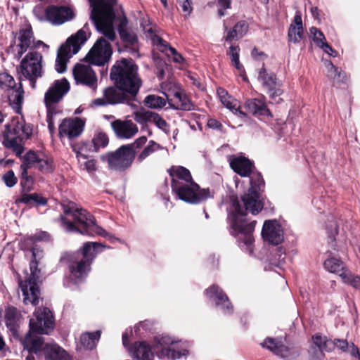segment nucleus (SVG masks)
I'll use <instances>...</instances> for the list:
<instances>
[{
    "instance_id": "dca6fc26",
    "label": "nucleus",
    "mask_w": 360,
    "mask_h": 360,
    "mask_svg": "<svg viewBox=\"0 0 360 360\" xmlns=\"http://www.w3.org/2000/svg\"><path fill=\"white\" fill-rule=\"evenodd\" d=\"M258 80L262 83L271 98H275L283 94L281 89V82L272 72L268 71L264 66L258 72Z\"/></svg>"
},
{
    "instance_id": "79ce46f5",
    "label": "nucleus",
    "mask_w": 360,
    "mask_h": 360,
    "mask_svg": "<svg viewBox=\"0 0 360 360\" xmlns=\"http://www.w3.org/2000/svg\"><path fill=\"white\" fill-rule=\"evenodd\" d=\"M24 347L30 353L36 354L41 349L44 351L43 339L41 337L32 336L30 333H28L25 338Z\"/></svg>"
},
{
    "instance_id": "49530a36",
    "label": "nucleus",
    "mask_w": 360,
    "mask_h": 360,
    "mask_svg": "<svg viewBox=\"0 0 360 360\" xmlns=\"http://www.w3.org/2000/svg\"><path fill=\"white\" fill-rule=\"evenodd\" d=\"M96 30L110 41H115L117 38V27L115 24H94Z\"/></svg>"
},
{
    "instance_id": "bb28decb",
    "label": "nucleus",
    "mask_w": 360,
    "mask_h": 360,
    "mask_svg": "<svg viewBox=\"0 0 360 360\" xmlns=\"http://www.w3.org/2000/svg\"><path fill=\"white\" fill-rule=\"evenodd\" d=\"M103 96L108 99L110 104L117 103L129 104L135 98L125 91L118 89L117 87H108L104 90Z\"/></svg>"
},
{
    "instance_id": "f3484780",
    "label": "nucleus",
    "mask_w": 360,
    "mask_h": 360,
    "mask_svg": "<svg viewBox=\"0 0 360 360\" xmlns=\"http://www.w3.org/2000/svg\"><path fill=\"white\" fill-rule=\"evenodd\" d=\"M68 268L70 278L75 283H79L87 276L91 270V264L75 255H71L69 257Z\"/></svg>"
},
{
    "instance_id": "ddd939ff",
    "label": "nucleus",
    "mask_w": 360,
    "mask_h": 360,
    "mask_svg": "<svg viewBox=\"0 0 360 360\" xmlns=\"http://www.w3.org/2000/svg\"><path fill=\"white\" fill-rule=\"evenodd\" d=\"M112 49L110 44L104 38H99L89 50L84 60L89 64L103 66L107 63L112 56Z\"/></svg>"
},
{
    "instance_id": "09e8293b",
    "label": "nucleus",
    "mask_w": 360,
    "mask_h": 360,
    "mask_svg": "<svg viewBox=\"0 0 360 360\" xmlns=\"http://www.w3.org/2000/svg\"><path fill=\"white\" fill-rule=\"evenodd\" d=\"M312 347H317L319 349L325 350L326 352L333 351V347H330L331 340H328L326 336L316 334L312 337Z\"/></svg>"
},
{
    "instance_id": "393cba45",
    "label": "nucleus",
    "mask_w": 360,
    "mask_h": 360,
    "mask_svg": "<svg viewBox=\"0 0 360 360\" xmlns=\"http://www.w3.org/2000/svg\"><path fill=\"white\" fill-rule=\"evenodd\" d=\"M171 177L172 188L193 181L190 171L182 166H172L167 170Z\"/></svg>"
},
{
    "instance_id": "2f4dec72",
    "label": "nucleus",
    "mask_w": 360,
    "mask_h": 360,
    "mask_svg": "<svg viewBox=\"0 0 360 360\" xmlns=\"http://www.w3.org/2000/svg\"><path fill=\"white\" fill-rule=\"evenodd\" d=\"M22 316L20 311L14 307H8L5 310L4 319L7 328L15 333L19 328Z\"/></svg>"
},
{
    "instance_id": "0eeeda50",
    "label": "nucleus",
    "mask_w": 360,
    "mask_h": 360,
    "mask_svg": "<svg viewBox=\"0 0 360 360\" xmlns=\"http://www.w3.org/2000/svg\"><path fill=\"white\" fill-rule=\"evenodd\" d=\"M70 90V83L65 78L58 79L51 85L44 95V103L47 109L48 127L51 131L54 126L50 117L56 113L55 105L60 102Z\"/></svg>"
},
{
    "instance_id": "aec40b11",
    "label": "nucleus",
    "mask_w": 360,
    "mask_h": 360,
    "mask_svg": "<svg viewBox=\"0 0 360 360\" xmlns=\"http://www.w3.org/2000/svg\"><path fill=\"white\" fill-rule=\"evenodd\" d=\"M23 161L30 167H34L43 173H51L54 169L53 160L42 153L30 150L26 153Z\"/></svg>"
},
{
    "instance_id": "20e7f679",
    "label": "nucleus",
    "mask_w": 360,
    "mask_h": 360,
    "mask_svg": "<svg viewBox=\"0 0 360 360\" xmlns=\"http://www.w3.org/2000/svg\"><path fill=\"white\" fill-rule=\"evenodd\" d=\"M92 22H128L122 7L115 8L117 0H88Z\"/></svg>"
},
{
    "instance_id": "f257e3e1",
    "label": "nucleus",
    "mask_w": 360,
    "mask_h": 360,
    "mask_svg": "<svg viewBox=\"0 0 360 360\" xmlns=\"http://www.w3.org/2000/svg\"><path fill=\"white\" fill-rule=\"evenodd\" d=\"M249 176L250 187L248 193L241 197L240 202L236 200L233 202L235 214L231 224V234L238 238L240 243L246 245L251 253V245L254 242L252 233L256 221L247 223L243 217L248 212L257 214L263 209L264 203L260 200V192L263 191L265 184L262 175L258 172H252Z\"/></svg>"
},
{
    "instance_id": "c85d7f7f",
    "label": "nucleus",
    "mask_w": 360,
    "mask_h": 360,
    "mask_svg": "<svg viewBox=\"0 0 360 360\" xmlns=\"http://www.w3.org/2000/svg\"><path fill=\"white\" fill-rule=\"evenodd\" d=\"M231 168L241 176H249L252 172L253 164L245 157H236L230 160Z\"/></svg>"
},
{
    "instance_id": "3c124183",
    "label": "nucleus",
    "mask_w": 360,
    "mask_h": 360,
    "mask_svg": "<svg viewBox=\"0 0 360 360\" xmlns=\"http://www.w3.org/2000/svg\"><path fill=\"white\" fill-rule=\"evenodd\" d=\"M160 148L161 146L160 144H158L154 141H150L148 145L143 149V150L138 155L137 160L140 162H142L152 153L158 150Z\"/></svg>"
},
{
    "instance_id": "7c9ffc66",
    "label": "nucleus",
    "mask_w": 360,
    "mask_h": 360,
    "mask_svg": "<svg viewBox=\"0 0 360 360\" xmlns=\"http://www.w3.org/2000/svg\"><path fill=\"white\" fill-rule=\"evenodd\" d=\"M262 345L263 347L269 349L275 354L281 356L283 358L288 357L292 354L290 349L284 345L281 341H278L276 339L267 338Z\"/></svg>"
},
{
    "instance_id": "4be33fe9",
    "label": "nucleus",
    "mask_w": 360,
    "mask_h": 360,
    "mask_svg": "<svg viewBox=\"0 0 360 360\" xmlns=\"http://www.w3.org/2000/svg\"><path fill=\"white\" fill-rule=\"evenodd\" d=\"M262 236L265 241L273 245H278L283 240V231L276 220L264 221Z\"/></svg>"
},
{
    "instance_id": "ea45409f",
    "label": "nucleus",
    "mask_w": 360,
    "mask_h": 360,
    "mask_svg": "<svg viewBox=\"0 0 360 360\" xmlns=\"http://www.w3.org/2000/svg\"><path fill=\"white\" fill-rule=\"evenodd\" d=\"M101 245L98 243L86 242L83 245L82 251L75 255L91 264L95 257V250Z\"/></svg>"
},
{
    "instance_id": "c03bdc74",
    "label": "nucleus",
    "mask_w": 360,
    "mask_h": 360,
    "mask_svg": "<svg viewBox=\"0 0 360 360\" xmlns=\"http://www.w3.org/2000/svg\"><path fill=\"white\" fill-rule=\"evenodd\" d=\"M289 41L298 43L305 37V31L303 24H290L288 33Z\"/></svg>"
},
{
    "instance_id": "a19ab883",
    "label": "nucleus",
    "mask_w": 360,
    "mask_h": 360,
    "mask_svg": "<svg viewBox=\"0 0 360 360\" xmlns=\"http://www.w3.org/2000/svg\"><path fill=\"white\" fill-rule=\"evenodd\" d=\"M172 101L174 102L172 106L174 109L181 110H191L193 109V105L189 98L181 92H176Z\"/></svg>"
},
{
    "instance_id": "de8ad7c7",
    "label": "nucleus",
    "mask_w": 360,
    "mask_h": 360,
    "mask_svg": "<svg viewBox=\"0 0 360 360\" xmlns=\"http://www.w3.org/2000/svg\"><path fill=\"white\" fill-rule=\"evenodd\" d=\"M94 146V151H98L100 148H105L109 143V139L107 134L104 132H96L91 141Z\"/></svg>"
},
{
    "instance_id": "7ed1b4c3",
    "label": "nucleus",
    "mask_w": 360,
    "mask_h": 360,
    "mask_svg": "<svg viewBox=\"0 0 360 360\" xmlns=\"http://www.w3.org/2000/svg\"><path fill=\"white\" fill-rule=\"evenodd\" d=\"M32 134V128L25 123L22 117H14L6 125L3 144L20 157L24 150L22 141L29 139Z\"/></svg>"
},
{
    "instance_id": "6e6552de",
    "label": "nucleus",
    "mask_w": 360,
    "mask_h": 360,
    "mask_svg": "<svg viewBox=\"0 0 360 360\" xmlns=\"http://www.w3.org/2000/svg\"><path fill=\"white\" fill-rule=\"evenodd\" d=\"M19 73L28 79L32 89L43 75L42 56L37 51L29 52L21 60Z\"/></svg>"
},
{
    "instance_id": "4d7b16f0",
    "label": "nucleus",
    "mask_w": 360,
    "mask_h": 360,
    "mask_svg": "<svg viewBox=\"0 0 360 360\" xmlns=\"http://www.w3.org/2000/svg\"><path fill=\"white\" fill-rule=\"evenodd\" d=\"M310 34L314 43L319 47L326 42L323 34L314 27L310 28Z\"/></svg>"
},
{
    "instance_id": "5fc2aeb1",
    "label": "nucleus",
    "mask_w": 360,
    "mask_h": 360,
    "mask_svg": "<svg viewBox=\"0 0 360 360\" xmlns=\"http://www.w3.org/2000/svg\"><path fill=\"white\" fill-rule=\"evenodd\" d=\"M340 276L345 283L355 288L360 289V276L347 271L342 272Z\"/></svg>"
},
{
    "instance_id": "13d9d810",
    "label": "nucleus",
    "mask_w": 360,
    "mask_h": 360,
    "mask_svg": "<svg viewBox=\"0 0 360 360\" xmlns=\"http://www.w3.org/2000/svg\"><path fill=\"white\" fill-rule=\"evenodd\" d=\"M150 122H153L159 129L164 131H169V126L166 121L156 112H153Z\"/></svg>"
},
{
    "instance_id": "e433bc0d",
    "label": "nucleus",
    "mask_w": 360,
    "mask_h": 360,
    "mask_svg": "<svg viewBox=\"0 0 360 360\" xmlns=\"http://www.w3.org/2000/svg\"><path fill=\"white\" fill-rule=\"evenodd\" d=\"M132 352L134 358L141 360H153L154 356L150 346L146 342H136Z\"/></svg>"
},
{
    "instance_id": "a18cd8bd",
    "label": "nucleus",
    "mask_w": 360,
    "mask_h": 360,
    "mask_svg": "<svg viewBox=\"0 0 360 360\" xmlns=\"http://www.w3.org/2000/svg\"><path fill=\"white\" fill-rule=\"evenodd\" d=\"M101 337L100 330L94 333H85L81 335V344L87 349H92L95 347L96 342Z\"/></svg>"
},
{
    "instance_id": "864d4df0",
    "label": "nucleus",
    "mask_w": 360,
    "mask_h": 360,
    "mask_svg": "<svg viewBox=\"0 0 360 360\" xmlns=\"http://www.w3.org/2000/svg\"><path fill=\"white\" fill-rule=\"evenodd\" d=\"M239 52L240 47L238 46H231L229 50L227 51V55L231 58V61L235 68L240 72H244L243 66L239 61Z\"/></svg>"
},
{
    "instance_id": "69168bd1",
    "label": "nucleus",
    "mask_w": 360,
    "mask_h": 360,
    "mask_svg": "<svg viewBox=\"0 0 360 360\" xmlns=\"http://www.w3.org/2000/svg\"><path fill=\"white\" fill-rule=\"evenodd\" d=\"M147 142V137L145 136H141L136 139L134 143L131 144L124 145L125 146H129L132 151H135V149L141 148Z\"/></svg>"
},
{
    "instance_id": "603ef678",
    "label": "nucleus",
    "mask_w": 360,
    "mask_h": 360,
    "mask_svg": "<svg viewBox=\"0 0 360 360\" xmlns=\"http://www.w3.org/2000/svg\"><path fill=\"white\" fill-rule=\"evenodd\" d=\"M324 266L326 269L331 273H342L345 271L342 262L336 258H330L326 260L324 262Z\"/></svg>"
},
{
    "instance_id": "bf43d9fd",
    "label": "nucleus",
    "mask_w": 360,
    "mask_h": 360,
    "mask_svg": "<svg viewBox=\"0 0 360 360\" xmlns=\"http://www.w3.org/2000/svg\"><path fill=\"white\" fill-rule=\"evenodd\" d=\"M2 180L6 186L9 188L13 187L18 182V178L15 176L13 170L6 172L2 176Z\"/></svg>"
},
{
    "instance_id": "c9c22d12",
    "label": "nucleus",
    "mask_w": 360,
    "mask_h": 360,
    "mask_svg": "<svg viewBox=\"0 0 360 360\" xmlns=\"http://www.w3.org/2000/svg\"><path fill=\"white\" fill-rule=\"evenodd\" d=\"M23 203L30 207L46 205L47 204V199L41 195L33 193H21L20 198L16 199L15 203Z\"/></svg>"
},
{
    "instance_id": "6ab92c4d",
    "label": "nucleus",
    "mask_w": 360,
    "mask_h": 360,
    "mask_svg": "<svg viewBox=\"0 0 360 360\" xmlns=\"http://www.w3.org/2000/svg\"><path fill=\"white\" fill-rule=\"evenodd\" d=\"M84 124L79 117L65 118L59 125L58 135L60 138L67 137L68 139L77 138L82 133Z\"/></svg>"
},
{
    "instance_id": "4468645a",
    "label": "nucleus",
    "mask_w": 360,
    "mask_h": 360,
    "mask_svg": "<svg viewBox=\"0 0 360 360\" xmlns=\"http://www.w3.org/2000/svg\"><path fill=\"white\" fill-rule=\"evenodd\" d=\"M35 318L30 321V328L39 334H48L53 328V319L51 311L46 307L39 308L34 312Z\"/></svg>"
},
{
    "instance_id": "412c9836",
    "label": "nucleus",
    "mask_w": 360,
    "mask_h": 360,
    "mask_svg": "<svg viewBox=\"0 0 360 360\" xmlns=\"http://www.w3.org/2000/svg\"><path fill=\"white\" fill-rule=\"evenodd\" d=\"M73 76L77 83H80L95 90L97 87V77L89 65L77 64L73 69Z\"/></svg>"
},
{
    "instance_id": "338daca9",
    "label": "nucleus",
    "mask_w": 360,
    "mask_h": 360,
    "mask_svg": "<svg viewBox=\"0 0 360 360\" xmlns=\"http://www.w3.org/2000/svg\"><path fill=\"white\" fill-rule=\"evenodd\" d=\"M90 235H92L93 233H96L97 235L101 236L106 238H110L111 235L108 233L105 229H103L102 227L96 225H92L91 229H90Z\"/></svg>"
},
{
    "instance_id": "6e6d98bb",
    "label": "nucleus",
    "mask_w": 360,
    "mask_h": 360,
    "mask_svg": "<svg viewBox=\"0 0 360 360\" xmlns=\"http://www.w3.org/2000/svg\"><path fill=\"white\" fill-rule=\"evenodd\" d=\"M153 112L148 110H141L134 112V120L139 124H144L150 122Z\"/></svg>"
},
{
    "instance_id": "9d476101",
    "label": "nucleus",
    "mask_w": 360,
    "mask_h": 360,
    "mask_svg": "<svg viewBox=\"0 0 360 360\" xmlns=\"http://www.w3.org/2000/svg\"><path fill=\"white\" fill-rule=\"evenodd\" d=\"M73 219L83 226L82 229L77 228L72 221L68 220L63 215H60L58 221L67 232L79 233L82 235L91 234L90 229L92 225H95V218L89 212L82 208H77L73 213Z\"/></svg>"
},
{
    "instance_id": "a878e982",
    "label": "nucleus",
    "mask_w": 360,
    "mask_h": 360,
    "mask_svg": "<svg viewBox=\"0 0 360 360\" xmlns=\"http://www.w3.org/2000/svg\"><path fill=\"white\" fill-rule=\"evenodd\" d=\"M33 39L34 36L30 25L26 26L25 28L20 30L18 37V44L14 49L15 58H20L27 51Z\"/></svg>"
},
{
    "instance_id": "2eb2a0df",
    "label": "nucleus",
    "mask_w": 360,
    "mask_h": 360,
    "mask_svg": "<svg viewBox=\"0 0 360 360\" xmlns=\"http://www.w3.org/2000/svg\"><path fill=\"white\" fill-rule=\"evenodd\" d=\"M155 341L162 348L158 354L160 358L175 360L188 354V351L186 348L176 346V342L172 340L169 336L156 337Z\"/></svg>"
},
{
    "instance_id": "58836bf2",
    "label": "nucleus",
    "mask_w": 360,
    "mask_h": 360,
    "mask_svg": "<svg viewBox=\"0 0 360 360\" xmlns=\"http://www.w3.org/2000/svg\"><path fill=\"white\" fill-rule=\"evenodd\" d=\"M117 31L123 42L133 46L137 44V34L134 30L127 27V24H118Z\"/></svg>"
},
{
    "instance_id": "39448f33",
    "label": "nucleus",
    "mask_w": 360,
    "mask_h": 360,
    "mask_svg": "<svg viewBox=\"0 0 360 360\" xmlns=\"http://www.w3.org/2000/svg\"><path fill=\"white\" fill-rule=\"evenodd\" d=\"M32 252L33 259L30 264V275L25 281H20L19 285L24 297L25 304L30 303L32 305H37L40 297L39 283L42 282L43 274L41 270L38 268L37 261V255L39 251L33 248Z\"/></svg>"
},
{
    "instance_id": "774afa93",
    "label": "nucleus",
    "mask_w": 360,
    "mask_h": 360,
    "mask_svg": "<svg viewBox=\"0 0 360 360\" xmlns=\"http://www.w3.org/2000/svg\"><path fill=\"white\" fill-rule=\"evenodd\" d=\"M311 13L314 20L321 22L322 20H324V18H323V12L321 10H319L317 7H311Z\"/></svg>"
},
{
    "instance_id": "8fccbe9b",
    "label": "nucleus",
    "mask_w": 360,
    "mask_h": 360,
    "mask_svg": "<svg viewBox=\"0 0 360 360\" xmlns=\"http://www.w3.org/2000/svg\"><path fill=\"white\" fill-rule=\"evenodd\" d=\"M145 105L150 108H162L166 105V101L157 95H148L145 98Z\"/></svg>"
},
{
    "instance_id": "473e14b6",
    "label": "nucleus",
    "mask_w": 360,
    "mask_h": 360,
    "mask_svg": "<svg viewBox=\"0 0 360 360\" xmlns=\"http://www.w3.org/2000/svg\"><path fill=\"white\" fill-rule=\"evenodd\" d=\"M248 24H233L224 26V39L226 41L238 40L248 32Z\"/></svg>"
},
{
    "instance_id": "f03ea898",
    "label": "nucleus",
    "mask_w": 360,
    "mask_h": 360,
    "mask_svg": "<svg viewBox=\"0 0 360 360\" xmlns=\"http://www.w3.org/2000/svg\"><path fill=\"white\" fill-rule=\"evenodd\" d=\"M110 79L115 86L135 97L142 85L138 75V67L131 59L122 58L112 67Z\"/></svg>"
},
{
    "instance_id": "f8f14e48",
    "label": "nucleus",
    "mask_w": 360,
    "mask_h": 360,
    "mask_svg": "<svg viewBox=\"0 0 360 360\" xmlns=\"http://www.w3.org/2000/svg\"><path fill=\"white\" fill-rule=\"evenodd\" d=\"M129 148L122 145L115 151L102 156L101 160L108 162L110 169L124 171L131 165L136 156L135 151H132Z\"/></svg>"
},
{
    "instance_id": "9b49d317",
    "label": "nucleus",
    "mask_w": 360,
    "mask_h": 360,
    "mask_svg": "<svg viewBox=\"0 0 360 360\" xmlns=\"http://www.w3.org/2000/svg\"><path fill=\"white\" fill-rule=\"evenodd\" d=\"M181 200L191 204H198L213 197L209 188H200L193 181L172 188Z\"/></svg>"
},
{
    "instance_id": "4c0bfd02",
    "label": "nucleus",
    "mask_w": 360,
    "mask_h": 360,
    "mask_svg": "<svg viewBox=\"0 0 360 360\" xmlns=\"http://www.w3.org/2000/svg\"><path fill=\"white\" fill-rule=\"evenodd\" d=\"M245 108L253 115H271L265 103L259 99H249L245 103Z\"/></svg>"
},
{
    "instance_id": "423d86ee",
    "label": "nucleus",
    "mask_w": 360,
    "mask_h": 360,
    "mask_svg": "<svg viewBox=\"0 0 360 360\" xmlns=\"http://www.w3.org/2000/svg\"><path fill=\"white\" fill-rule=\"evenodd\" d=\"M90 36V32L84 26L77 32L75 34L70 37L58 50L56 59L55 68L59 73H63L67 69V63L72 55L76 54L84 44Z\"/></svg>"
},
{
    "instance_id": "5701e85b",
    "label": "nucleus",
    "mask_w": 360,
    "mask_h": 360,
    "mask_svg": "<svg viewBox=\"0 0 360 360\" xmlns=\"http://www.w3.org/2000/svg\"><path fill=\"white\" fill-rule=\"evenodd\" d=\"M111 127L119 139H129L139 131L138 127L131 120H116L111 122Z\"/></svg>"
},
{
    "instance_id": "0e129e2a",
    "label": "nucleus",
    "mask_w": 360,
    "mask_h": 360,
    "mask_svg": "<svg viewBox=\"0 0 360 360\" xmlns=\"http://www.w3.org/2000/svg\"><path fill=\"white\" fill-rule=\"evenodd\" d=\"M179 6L185 16L189 15L192 11L191 0H179Z\"/></svg>"
},
{
    "instance_id": "37998d69",
    "label": "nucleus",
    "mask_w": 360,
    "mask_h": 360,
    "mask_svg": "<svg viewBox=\"0 0 360 360\" xmlns=\"http://www.w3.org/2000/svg\"><path fill=\"white\" fill-rule=\"evenodd\" d=\"M29 168H30V167L23 161L22 164L20 165V186L22 187L21 193H28L32 189L34 179L27 174V169Z\"/></svg>"
},
{
    "instance_id": "72a5a7b5",
    "label": "nucleus",
    "mask_w": 360,
    "mask_h": 360,
    "mask_svg": "<svg viewBox=\"0 0 360 360\" xmlns=\"http://www.w3.org/2000/svg\"><path fill=\"white\" fill-rule=\"evenodd\" d=\"M44 354L45 360H70L68 354L56 344L45 345Z\"/></svg>"
},
{
    "instance_id": "680f3d73",
    "label": "nucleus",
    "mask_w": 360,
    "mask_h": 360,
    "mask_svg": "<svg viewBox=\"0 0 360 360\" xmlns=\"http://www.w3.org/2000/svg\"><path fill=\"white\" fill-rule=\"evenodd\" d=\"M326 66L328 70V76L333 79L340 77L341 70L335 67L331 62L327 61Z\"/></svg>"
},
{
    "instance_id": "c756f323",
    "label": "nucleus",
    "mask_w": 360,
    "mask_h": 360,
    "mask_svg": "<svg viewBox=\"0 0 360 360\" xmlns=\"http://www.w3.org/2000/svg\"><path fill=\"white\" fill-rule=\"evenodd\" d=\"M206 295L210 299L215 298L217 300V305H223L224 313H230L231 311L232 305L230 303L228 297L218 286L214 285L207 289Z\"/></svg>"
},
{
    "instance_id": "a211bd4d",
    "label": "nucleus",
    "mask_w": 360,
    "mask_h": 360,
    "mask_svg": "<svg viewBox=\"0 0 360 360\" xmlns=\"http://www.w3.org/2000/svg\"><path fill=\"white\" fill-rule=\"evenodd\" d=\"M44 15L50 22H65L73 20L75 16L73 9L65 5H49L46 8Z\"/></svg>"
},
{
    "instance_id": "cd10ccee",
    "label": "nucleus",
    "mask_w": 360,
    "mask_h": 360,
    "mask_svg": "<svg viewBox=\"0 0 360 360\" xmlns=\"http://www.w3.org/2000/svg\"><path fill=\"white\" fill-rule=\"evenodd\" d=\"M72 148L76 154L80 169L86 171L90 174H93L97 170L96 161L94 159L88 160L87 156L83 153L84 145L82 147L78 145H72Z\"/></svg>"
},
{
    "instance_id": "052dcab7",
    "label": "nucleus",
    "mask_w": 360,
    "mask_h": 360,
    "mask_svg": "<svg viewBox=\"0 0 360 360\" xmlns=\"http://www.w3.org/2000/svg\"><path fill=\"white\" fill-rule=\"evenodd\" d=\"M324 351L317 347L311 346L309 349V360H323L325 356Z\"/></svg>"
},
{
    "instance_id": "e2e57ef3",
    "label": "nucleus",
    "mask_w": 360,
    "mask_h": 360,
    "mask_svg": "<svg viewBox=\"0 0 360 360\" xmlns=\"http://www.w3.org/2000/svg\"><path fill=\"white\" fill-rule=\"evenodd\" d=\"M349 343L346 340L335 339L330 340V347H333V350L336 347L344 352H347L349 349Z\"/></svg>"
},
{
    "instance_id": "f704fd0d",
    "label": "nucleus",
    "mask_w": 360,
    "mask_h": 360,
    "mask_svg": "<svg viewBox=\"0 0 360 360\" xmlns=\"http://www.w3.org/2000/svg\"><path fill=\"white\" fill-rule=\"evenodd\" d=\"M151 24H146L143 26L147 38L150 39L153 45L157 46L160 51L164 52L168 49L170 45L164 39H162L158 34L159 31L150 27Z\"/></svg>"
},
{
    "instance_id": "1a4fd4ad",
    "label": "nucleus",
    "mask_w": 360,
    "mask_h": 360,
    "mask_svg": "<svg viewBox=\"0 0 360 360\" xmlns=\"http://www.w3.org/2000/svg\"><path fill=\"white\" fill-rule=\"evenodd\" d=\"M0 89L8 92L9 104L17 113H20L24 98L21 82L17 84L11 75L6 72H1L0 73Z\"/></svg>"
},
{
    "instance_id": "b1692460",
    "label": "nucleus",
    "mask_w": 360,
    "mask_h": 360,
    "mask_svg": "<svg viewBox=\"0 0 360 360\" xmlns=\"http://www.w3.org/2000/svg\"><path fill=\"white\" fill-rule=\"evenodd\" d=\"M217 94L224 106L229 109L234 115H237L240 119L246 118L247 114L240 110V106L239 102L229 95L226 89L219 87L217 89Z\"/></svg>"
}]
</instances>
